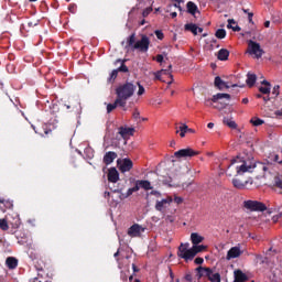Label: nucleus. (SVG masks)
Wrapping results in <instances>:
<instances>
[{
  "mask_svg": "<svg viewBox=\"0 0 282 282\" xmlns=\"http://www.w3.org/2000/svg\"><path fill=\"white\" fill-rule=\"evenodd\" d=\"M189 246L191 245L188 242H182L177 249V257L180 259H184L186 263H188V261H193L195 257L199 254V252H204V250L207 248L204 245H194L191 249H188Z\"/></svg>",
  "mask_w": 282,
  "mask_h": 282,
  "instance_id": "obj_1",
  "label": "nucleus"
},
{
  "mask_svg": "<svg viewBox=\"0 0 282 282\" xmlns=\"http://www.w3.org/2000/svg\"><path fill=\"white\" fill-rule=\"evenodd\" d=\"M149 45H151V40H149V36L142 35L141 40L135 42V33H132L127 40L126 50H129L130 47L132 52L138 50L139 52L145 54V52H149Z\"/></svg>",
  "mask_w": 282,
  "mask_h": 282,
  "instance_id": "obj_2",
  "label": "nucleus"
},
{
  "mask_svg": "<svg viewBox=\"0 0 282 282\" xmlns=\"http://www.w3.org/2000/svg\"><path fill=\"white\" fill-rule=\"evenodd\" d=\"M117 94V102H121L127 107V100L135 94V85L131 82H127L126 84L119 85L116 88Z\"/></svg>",
  "mask_w": 282,
  "mask_h": 282,
  "instance_id": "obj_3",
  "label": "nucleus"
},
{
  "mask_svg": "<svg viewBox=\"0 0 282 282\" xmlns=\"http://www.w3.org/2000/svg\"><path fill=\"white\" fill-rule=\"evenodd\" d=\"M196 276L198 279H203L205 276L210 282H221V274H219L218 272L214 273L213 269L208 267L199 265L196 268Z\"/></svg>",
  "mask_w": 282,
  "mask_h": 282,
  "instance_id": "obj_4",
  "label": "nucleus"
},
{
  "mask_svg": "<svg viewBox=\"0 0 282 282\" xmlns=\"http://www.w3.org/2000/svg\"><path fill=\"white\" fill-rule=\"evenodd\" d=\"M235 164H238L236 165L237 175H243V173H248L252 169L251 165H248V163L239 156L231 160V166Z\"/></svg>",
  "mask_w": 282,
  "mask_h": 282,
  "instance_id": "obj_5",
  "label": "nucleus"
},
{
  "mask_svg": "<svg viewBox=\"0 0 282 282\" xmlns=\"http://www.w3.org/2000/svg\"><path fill=\"white\" fill-rule=\"evenodd\" d=\"M243 207L247 208V210L258 212V213H263L268 210V207L265 206V204L258 200H245Z\"/></svg>",
  "mask_w": 282,
  "mask_h": 282,
  "instance_id": "obj_6",
  "label": "nucleus"
},
{
  "mask_svg": "<svg viewBox=\"0 0 282 282\" xmlns=\"http://www.w3.org/2000/svg\"><path fill=\"white\" fill-rule=\"evenodd\" d=\"M248 53L256 56V58H261L263 56V51L261 50V44L249 40L248 41Z\"/></svg>",
  "mask_w": 282,
  "mask_h": 282,
  "instance_id": "obj_7",
  "label": "nucleus"
},
{
  "mask_svg": "<svg viewBox=\"0 0 282 282\" xmlns=\"http://www.w3.org/2000/svg\"><path fill=\"white\" fill-rule=\"evenodd\" d=\"M195 155H199V151H195L192 148L181 149L174 153L178 160L182 158H195Z\"/></svg>",
  "mask_w": 282,
  "mask_h": 282,
  "instance_id": "obj_8",
  "label": "nucleus"
},
{
  "mask_svg": "<svg viewBox=\"0 0 282 282\" xmlns=\"http://www.w3.org/2000/svg\"><path fill=\"white\" fill-rule=\"evenodd\" d=\"M172 203L173 198L171 197L163 198L162 200H156L155 210H158L159 213H164V210H166V207L171 206Z\"/></svg>",
  "mask_w": 282,
  "mask_h": 282,
  "instance_id": "obj_9",
  "label": "nucleus"
},
{
  "mask_svg": "<svg viewBox=\"0 0 282 282\" xmlns=\"http://www.w3.org/2000/svg\"><path fill=\"white\" fill-rule=\"evenodd\" d=\"M231 182L234 187L238 188L239 191H243V188L248 186V180L241 178L239 175H236Z\"/></svg>",
  "mask_w": 282,
  "mask_h": 282,
  "instance_id": "obj_10",
  "label": "nucleus"
},
{
  "mask_svg": "<svg viewBox=\"0 0 282 282\" xmlns=\"http://www.w3.org/2000/svg\"><path fill=\"white\" fill-rule=\"evenodd\" d=\"M144 232V227L134 224L128 229L129 237H140Z\"/></svg>",
  "mask_w": 282,
  "mask_h": 282,
  "instance_id": "obj_11",
  "label": "nucleus"
},
{
  "mask_svg": "<svg viewBox=\"0 0 282 282\" xmlns=\"http://www.w3.org/2000/svg\"><path fill=\"white\" fill-rule=\"evenodd\" d=\"M241 248L239 247H232L230 250L227 252V261H230V259H237L241 257Z\"/></svg>",
  "mask_w": 282,
  "mask_h": 282,
  "instance_id": "obj_12",
  "label": "nucleus"
},
{
  "mask_svg": "<svg viewBox=\"0 0 282 282\" xmlns=\"http://www.w3.org/2000/svg\"><path fill=\"white\" fill-rule=\"evenodd\" d=\"M118 133H119V135H121V138H123V140H127V138H131V135H133V133H135V129L120 127Z\"/></svg>",
  "mask_w": 282,
  "mask_h": 282,
  "instance_id": "obj_13",
  "label": "nucleus"
},
{
  "mask_svg": "<svg viewBox=\"0 0 282 282\" xmlns=\"http://www.w3.org/2000/svg\"><path fill=\"white\" fill-rule=\"evenodd\" d=\"M14 208V204L10 199L0 198V210L6 213L7 210H12Z\"/></svg>",
  "mask_w": 282,
  "mask_h": 282,
  "instance_id": "obj_14",
  "label": "nucleus"
},
{
  "mask_svg": "<svg viewBox=\"0 0 282 282\" xmlns=\"http://www.w3.org/2000/svg\"><path fill=\"white\" fill-rule=\"evenodd\" d=\"M118 180H120V173H118V170H116V167H110L108 171V182L116 184Z\"/></svg>",
  "mask_w": 282,
  "mask_h": 282,
  "instance_id": "obj_15",
  "label": "nucleus"
},
{
  "mask_svg": "<svg viewBox=\"0 0 282 282\" xmlns=\"http://www.w3.org/2000/svg\"><path fill=\"white\" fill-rule=\"evenodd\" d=\"M117 158L118 153L109 151L104 155V164H106V166H109V164H113V160H116Z\"/></svg>",
  "mask_w": 282,
  "mask_h": 282,
  "instance_id": "obj_16",
  "label": "nucleus"
},
{
  "mask_svg": "<svg viewBox=\"0 0 282 282\" xmlns=\"http://www.w3.org/2000/svg\"><path fill=\"white\" fill-rule=\"evenodd\" d=\"M135 186H138V191L143 188V191H153V186H151V182L144 180L135 181Z\"/></svg>",
  "mask_w": 282,
  "mask_h": 282,
  "instance_id": "obj_17",
  "label": "nucleus"
},
{
  "mask_svg": "<svg viewBox=\"0 0 282 282\" xmlns=\"http://www.w3.org/2000/svg\"><path fill=\"white\" fill-rule=\"evenodd\" d=\"M6 265L9 270H17V268H19V259L14 257H8L6 259Z\"/></svg>",
  "mask_w": 282,
  "mask_h": 282,
  "instance_id": "obj_18",
  "label": "nucleus"
},
{
  "mask_svg": "<svg viewBox=\"0 0 282 282\" xmlns=\"http://www.w3.org/2000/svg\"><path fill=\"white\" fill-rule=\"evenodd\" d=\"M131 169H133V161H131V159H123V162L120 165L121 173H128Z\"/></svg>",
  "mask_w": 282,
  "mask_h": 282,
  "instance_id": "obj_19",
  "label": "nucleus"
},
{
  "mask_svg": "<svg viewBox=\"0 0 282 282\" xmlns=\"http://www.w3.org/2000/svg\"><path fill=\"white\" fill-rule=\"evenodd\" d=\"M214 85L215 87H217V89H220V90L230 89V86L226 82H224L219 76L215 77Z\"/></svg>",
  "mask_w": 282,
  "mask_h": 282,
  "instance_id": "obj_20",
  "label": "nucleus"
},
{
  "mask_svg": "<svg viewBox=\"0 0 282 282\" xmlns=\"http://www.w3.org/2000/svg\"><path fill=\"white\" fill-rule=\"evenodd\" d=\"M261 85H264V87L261 86L259 88L260 94H264L267 96H270V91L272 90V85L270 84V82L264 79V80L261 82Z\"/></svg>",
  "mask_w": 282,
  "mask_h": 282,
  "instance_id": "obj_21",
  "label": "nucleus"
},
{
  "mask_svg": "<svg viewBox=\"0 0 282 282\" xmlns=\"http://www.w3.org/2000/svg\"><path fill=\"white\" fill-rule=\"evenodd\" d=\"M234 276H235L234 282H246V281H248V275L239 269L234 272Z\"/></svg>",
  "mask_w": 282,
  "mask_h": 282,
  "instance_id": "obj_22",
  "label": "nucleus"
},
{
  "mask_svg": "<svg viewBox=\"0 0 282 282\" xmlns=\"http://www.w3.org/2000/svg\"><path fill=\"white\" fill-rule=\"evenodd\" d=\"M191 241H192L193 246H199V243L204 242V237L197 232H192Z\"/></svg>",
  "mask_w": 282,
  "mask_h": 282,
  "instance_id": "obj_23",
  "label": "nucleus"
},
{
  "mask_svg": "<svg viewBox=\"0 0 282 282\" xmlns=\"http://www.w3.org/2000/svg\"><path fill=\"white\" fill-rule=\"evenodd\" d=\"M230 56V51L226 48H220L218 51L217 58L218 61H228V57Z\"/></svg>",
  "mask_w": 282,
  "mask_h": 282,
  "instance_id": "obj_24",
  "label": "nucleus"
},
{
  "mask_svg": "<svg viewBox=\"0 0 282 282\" xmlns=\"http://www.w3.org/2000/svg\"><path fill=\"white\" fill-rule=\"evenodd\" d=\"M187 12L189 14H192V17H195V14H197V12H199V9L197 8V4H195V2L188 1L187 2Z\"/></svg>",
  "mask_w": 282,
  "mask_h": 282,
  "instance_id": "obj_25",
  "label": "nucleus"
},
{
  "mask_svg": "<svg viewBox=\"0 0 282 282\" xmlns=\"http://www.w3.org/2000/svg\"><path fill=\"white\" fill-rule=\"evenodd\" d=\"M228 30H232L234 32H241V26L237 24V21L235 19H229L227 24Z\"/></svg>",
  "mask_w": 282,
  "mask_h": 282,
  "instance_id": "obj_26",
  "label": "nucleus"
},
{
  "mask_svg": "<svg viewBox=\"0 0 282 282\" xmlns=\"http://www.w3.org/2000/svg\"><path fill=\"white\" fill-rule=\"evenodd\" d=\"M230 100V94H225V93H218L212 97V102H217L218 100Z\"/></svg>",
  "mask_w": 282,
  "mask_h": 282,
  "instance_id": "obj_27",
  "label": "nucleus"
},
{
  "mask_svg": "<svg viewBox=\"0 0 282 282\" xmlns=\"http://www.w3.org/2000/svg\"><path fill=\"white\" fill-rule=\"evenodd\" d=\"M118 107H126L122 102L118 101V98L115 100L113 104L107 105V113H111L113 109H117Z\"/></svg>",
  "mask_w": 282,
  "mask_h": 282,
  "instance_id": "obj_28",
  "label": "nucleus"
},
{
  "mask_svg": "<svg viewBox=\"0 0 282 282\" xmlns=\"http://www.w3.org/2000/svg\"><path fill=\"white\" fill-rule=\"evenodd\" d=\"M176 133H180L181 138H186V133H188V126L186 123H182L181 127L176 128Z\"/></svg>",
  "mask_w": 282,
  "mask_h": 282,
  "instance_id": "obj_29",
  "label": "nucleus"
},
{
  "mask_svg": "<svg viewBox=\"0 0 282 282\" xmlns=\"http://www.w3.org/2000/svg\"><path fill=\"white\" fill-rule=\"evenodd\" d=\"M118 63H121L120 67L117 68L118 72H122L123 74L129 73V67L124 65V63H127V59H117L115 62L116 65H118Z\"/></svg>",
  "mask_w": 282,
  "mask_h": 282,
  "instance_id": "obj_30",
  "label": "nucleus"
},
{
  "mask_svg": "<svg viewBox=\"0 0 282 282\" xmlns=\"http://www.w3.org/2000/svg\"><path fill=\"white\" fill-rule=\"evenodd\" d=\"M185 30H186V32H192V34H194V36H197V30H198L197 24L187 23V24H185Z\"/></svg>",
  "mask_w": 282,
  "mask_h": 282,
  "instance_id": "obj_31",
  "label": "nucleus"
},
{
  "mask_svg": "<svg viewBox=\"0 0 282 282\" xmlns=\"http://www.w3.org/2000/svg\"><path fill=\"white\" fill-rule=\"evenodd\" d=\"M248 87H254V83H257V75L256 74H247L246 80Z\"/></svg>",
  "mask_w": 282,
  "mask_h": 282,
  "instance_id": "obj_32",
  "label": "nucleus"
},
{
  "mask_svg": "<svg viewBox=\"0 0 282 282\" xmlns=\"http://www.w3.org/2000/svg\"><path fill=\"white\" fill-rule=\"evenodd\" d=\"M223 122L229 127V129H237V122L232 121L230 118H224Z\"/></svg>",
  "mask_w": 282,
  "mask_h": 282,
  "instance_id": "obj_33",
  "label": "nucleus"
},
{
  "mask_svg": "<svg viewBox=\"0 0 282 282\" xmlns=\"http://www.w3.org/2000/svg\"><path fill=\"white\" fill-rule=\"evenodd\" d=\"M10 229V225L8 224V220L6 218H1L0 219V230H9Z\"/></svg>",
  "mask_w": 282,
  "mask_h": 282,
  "instance_id": "obj_34",
  "label": "nucleus"
},
{
  "mask_svg": "<svg viewBox=\"0 0 282 282\" xmlns=\"http://www.w3.org/2000/svg\"><path fill=\"white\" fill-rule=\"evenodd\" d=\"M138 186L134 185L132 188H129L127 191V193L123 195V199H127V197H131V195H133V193H138Z\"/></svg>",
  "mask_w": 282,
  "mask_h": 282,
  "instance_id": "obj_35",
  "label": "nucleus"
},
{
  "mask_svg": "<svg viewBox=\"0 0 282 282\" xmlns=\"http://www.w3.org/2000/svg\"><path fill=\"white\" fill-rule=\"evenodd\" d=\"M251 124H253V127H261V124H263V119H259L257 117L252 118L250 120Z\"/></svg>",
  "mask_w": 282,
  "mask_h": 282,
  "instance_id": "obj_36",
  "label": "nucleus"
},
{
  "mask_svg": "<svg viewBox=\"0 0 282 282\" xmlns=\"http://www.w3.org/2000/svg\"><path fill=\"white\" fill-rule=\"evenodd\" d=\"M216 39H226V31L224 29H218L215 33Z\"/></svg>",
  "mask_w": 282,
  "mask_h": 282,
  "instance_id": "obj_37",
  "label": "nucleus"
},
{
  "mask_svg": "<svg viewBox=\"0 0 282 282\" xmlns=\"http://www.w3.org/2000/svg\"><path fill=\"white\" fill-rule=\"evenodd\" d=\"M173 68V65L169 66V69H161L162 76H170V78L173 79V75L171 74V69Z\"/></svg>",
  "mask_w": 282,
  "mask_h": 282,
  "instance_id": "obj_38",
  "label": "nucleus"
},
{
  "mask_svg": "<svg viewBox=\"0 0 282 282\" xmlns=\"http://www.w3.org/2000/svg\"><path fill=\"white\" fill-rule=\"evenodd\" d=\"M116 78H118V70L117 69H113L110 74V77H109V83H113V80H116Z\"/></svg>",
  "mask_w": 282,
  "mask_h": 282,
  "instance_id": "obj_39",
  "label": "nucleus"
},
{
  "mask_svg": "<svg viewBox=\"0 0 282 282\" xmlns=\"http://www.w3.org/2000/svg\"><path fill=\"white\" fill-rule=\"evenodd\" d=\"M132 118L133 120H135L137 122H140V110L139 109H134L133 113H132Z\"/></svg>",
  "mask_w": 282,
  "mask_h": 282,
  "instance_id": "obj_40",
  "label": "nucleus"
},
{
  "mask_svg": "<svg viewBox=\"0 0 282 282\" xmlns=\"http://www.w3.org/2000/svg\"><path fill=\"white\" fill-rule=\"evenodd\" d=\"M274 186H276V188H281V191H282V180H281V177L276 176L274 178Z\"/></svg>",
  "mask_w": 282,
  "mask_h": 282,
  "instance_id": "obj_41",
  "label": "nucleus"
},
{
  "mask_svg": "<svg viewBox=\"0 0 282 282\" xmlns=\"http://www.w3.org/2000/svg\"><path fill=\"white\" fill-rule=\"evenodd\" d=\"M243 12H245V14H248V21H249V23L254 24V22L252 21V17H254V13L248 12V9H243Z\"/></svg>",
  "mask_w": 282,
  "mask_h": 282,
  "instance_id": "obj_42",
  "label": "nucleus"
},
{
  "mask_svg": "<svg viewBox=\"0 0 282 282\" xmlns=\"http://www.w3.org/2000/svg\"><path fill=\"white\" fill-rule=\"evenodd\" d=\"M172 182H173V178L171 176L169 177H165L162 183L165 185V186H173L172 185Z\"/></svg>",
  "mask_w": 282,
  "mask_h": 282,
  "instance_id": "obj_43",
  "label": "nucleus"
},
{
  "mask_svg": "<svg viewBox=\"0 0 282 282\" xmlns=\"http://www.w3.org/2000/svg\"><path fill=\"white\" fill-rule=\"evenodd\" d=\"M11 226H12V228H13L14 230H17V229L21 226V219L15 218V219H14V223L11 224Z\"/></svg>",
  "mask_w": 282,
  "mask_h": 282,
  "instance_id": "obj_44",
  "label": "nucleus"
},
{
  "mask_svg": "<svg viewBox=\"0 0 282 282\" xmlns=\"http://www.w3.org/2000/svg\"><path fill=\"white\" fill-rule=\"evenodd\" d=\"M279 89H281V86H279V85H275L273 87L272 96H274V98H276V96H279V94H280Z\"/></svg>",
  "mask_w": 282,
  "mask_h": 282,
  "instance_id": "obj_45",
  "label": "nucleus"
},
{
  "mask_svg": "<svg viewBox=\"0 0 282 282\" xmlns=\"http://www.w3.org/2000/svg\"><path fill=\"white\" fill-rule=\"evenodd\" d=\"M154 34L156 39H159V41H162L164 39V33L161 30H156Z\"/></svg>",
  "mask_w": 282,
  "mask_h": 282,
  "instance_id": "obj_46",
  "label": "nucleus"
},
{
  "mask_svg": "<svg viewBox=\"0 0 282 282\" xmlns=\"http://www.w3.org/2000/svg\"><path fill=\"white\" fill-rule=\"evenodd\" d=\"M151 12H153V8H147L145 10H143L142 17L147 18L151 14Z\"/></svg>",
  "mask_w": 282,
  "mask_h": 282,
  "instance_id": "obj_47",
  "label": "nucleus"
},
{
  "mask_svg": "<svg viewBox=\"0 0 282 282\" xmlns=\"http://www.w3.org/2000/svg\"><path fill=\"white\" fill-rule=\"evenodd\" d=\"M138 87H139L138 96H143V94L145 91L144 86H142L140 83H138Z\"/></svg>",
  "mask_w": 282,
  "mask_h": 282,
  "instance_id": "obj_48",
  "label": "nucleus"
},
{
  "mask_svg": "<svg viewBox=\"0 0 282 282\" xmlns=\"http://www.w3.org/2000/svg\"><path fill=\"white\" fill-rule=\"evenodd\" d=\"M214 107L215 109H226V107H228V102H220Z\"/></svg>",
  "mask_w": 282,
  "mask_h": 282,
  "instance_id": "obj_49",
  "label": "nucleus"
},
{
  "mask_svg": "<svg viewBox=\"0 0 282 282\" xmlns=\"http://www.w3.org/2000/svg\"><path fill=\"white\" fill-rule=\"evenodd\" d=\"M35 268H36V270H37V276H43V273H41V272H43V267L42 265H40V264H35Z\"/></svg>",
  "mask_w": 282,
  "mask_h": 282,
  "instance_id": "obj_50",
  "label": "nucleus"
},
{
  "mask_svg": "<svg viewBox=\"0 0 282 282\" xmlns=\"http://www.w3.org/2000/svg\"><path fill=\"white\" fill-rule=\"evenodd\" d=\"M262 100L264 102V107L268 105V102H270L272 100V97H270V95L262 97Z\"/></svg>",
  "mask_w": 282,
  "mask_h": 282,
  "instance_id": "obj_51",
  "label": "nucleus"
},
{
  "mask_svg": "<svg viewBox=\"0 0 282 282\" xmlns=\"http://www.w3.org/2000/svg\"><path fill=\"white\" fill-rule=\"evenodd\" d=\"M185 281L187 282H193V274L191 273H186L185 276H184Z\"/></svg>",
  "mask_w": 282,
  "mask_h": 282,
  "instance_id": "obj_52",
  "label": "nucleus"
},
{
  "mask_svg": "<svg viewBox=\"0 0 282 282\" xmlns=\"http://www.w3.org/2000/svg\"><path fill=\"white\" fill-rule=\"evenodd\" d=\"M194 263H196V265H202V263H204V258H196L195 260H194Z\"/></svg>",
  "mask_w": 282,
  "mask_h": 282,
  "instance_id": "obj_53",
  "label": "nucleus"
},
{
  "mask_svg": "<svg viewBox=\"0 0 282 282\" xmlns=\"http://www.w3.org/2000/svg\"><path fill=\"white\" fill-rule=\"evenodd\" d=\"M154 76H155V80H162V72L161 70L154 73Z\"/></svg>",
  "mask_w": 282,
  "mask_h": 282,
  "instance_id": "obj_54",
  "label": "nucleus"
},
{
  "mask_svg": "<svg viewBox=\"0 0 282 282\" xmlns=\"http://www.w3.org/2000/svg\"><path fill=\"white\" fill-rule=\"evenodd\" d=\"M156 63H163L164 62V55H162V54H159V55H156Z\"/></svg>",
  "mask_w": 282,
  "mask_h": 282,
  "instance_id": "obj_55",
  "label": "nucleus"
},
{
  "mask_svg": "<svg viewBox=\"0 0 282 282\" xmlns=\"http://www.w3.org/2000/svg\"><path fill=\"white\" fill-rule=\"evenodd\" d=\"M66 109H75L76 105L74 102L69 101L68 104H65Z\"/></svg>",
  "mask_w": 282,
  "mask_h": 282,
  "instance_id": "obj_56",
  "label": "nucleus"
},
{
  "mask_svg": "<svg viewBox=\"0 0 282 282\" xmlns=\"http://www.w3.org/2000/svg\"><path fill=\"white\" fill-rule=\"evenodd\" d=\"M274 116H276V118H282V108L280 110H276L274 112Z\"/></svg>",
  "mask_w": 282,
  "mask_h": 282,
  "instance_id": "obj_57",
  "label": "nucleus"
},
{
  "mask_svg": "<svg viewBox=\"0 0 282 282\" xmlns=\"http://www.w3.org/2000/svg\"><path fill=\"white\" fill-rule=\"evenodd\" d=\"M68 10H69V12H75V10H76V4H69L68 6Z\"/></svg>",
  "mask_w": 282,
  "mask_h": 282,
  "instance_id": "obj_58",
  "label": "nucleus"
},
{
  "mask_svg": "<svg viewBox=\"0 0 282 282\" xmlns=\"http://www.w3.org/2000/svg\"><path fill=\"white\" fill-rule=\"evenodd\" d=\"M281 217H282V214L280 213L279 215L273 216L272 220H273L274 223H276V221H279V219H281Z\"/></svg>",
  "mask_w": 282,
  "mask_h": 282,
  "instance_id": "obj_59",
  "label": "nucleus"
},
{
  "mask_svg": "<svg viewBox=\"0 0 282 282\" xmlns=\"http://www.w3.org/2000/svg\"><path fill=\"white\" fill-rule=\"evenodd\" d=\"M273 162H278V164H280L281 160L279 159V154L273 155Z\"/></svg>",
  "mask_w": 282,
  "mask_h": 282,
  "instance_id": "obj_60",
  "label": "nucleus"
},
{
  "mask_svg": "<svg viewBox=\"0 0 282 282\" xmlns=\"http://www.w3.org/2000/svg\"><path fill=\"white\" fill-rule=\"evenodd\" d=\"M174 200L176 204H182L184 202L182 197H175Z\"/></svg>",
  "mask_w": 282,
  "mask_h": 282,
  "instance_id": "obj_61",
  "label": "nucleus"
},
{
  "mask_svg": "<svg viewBox=\"0 0 282 282\" xmlns=\"http://www.w3.org/2000/svg\"><path fill=\"white\" fill-rule=\"evenodd\" d=\"M132 270L133 272H140V268H138V265H135V263L132 264Z\"/></svg>",
  "mask_w": 282,
  "mask_h": 282,
  "instance_id": "obj_62",
  "label": "nucleus"
},
{
  "mask_svg": "<svg viewBox=\"0 0 282 282\" xmlns=\"http://www.w3.org/2000/svg\"><path fill=\"white\" fill-rule=\"evenodd\" d=\"M257 260L260 261V263H265L263 256H257Z\"/></svg>",
  "mask_w": 282,
  "mask_h": 282,
  "instance_id": "obj_63",
  "label": "nucleus"
},
{
  "mask_svg": "<svg viewBox=\"0 0 282 282\" xmlns=\"http://www.w3.org/2000/svg\"><path fill=\"white\" fill-rule=\"evenodd\" d=\"M104 197H105L106 199H109V198L111 197V193L105 192V193H104Z\"/></svg>",
  "mask_w": 282,
  "mask_h": 282,
  "instance_id": "obj_64",
  "label": "nucleus"
}]
</instances>
